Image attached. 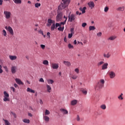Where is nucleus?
Here are the masks:
<instances>
[{
    "label": "nucleus",
    "mask_w": 125,
    "mask_h": 125,
    "mask_svg": "<svg viewBox=\"0 0 125 125\" xmlns=\"http://www.w3.org/2000/svg\"><path fill=\"white\" fill-rule=\"evenodd\" d=\"M104 83H105V81L104 79H101L97 84L96 86L95 87V88L96 90H98L101 89L104 86Z\"/></svg>",
    "instance_id": "1"
},
{
    "label": "nucleus",
    "mask_w": 125,
    "mask_h": 125,
    "mask_svg": "<svg viewBox=\"0 0 125 125\" xmlns=\"http://www.w3.org/2000/svg\"><path fill=\"white\" fill-rule=\"evenodd\" d=\"M51 24H53L51 26ZM47 26H48L49 27L51 26V31H54V29H55V21L51 20V19H48V23L47 24Z\"/></svg>",
    "instance_id": "2"
},
{
    "label": "nucleus",
    "mask_w": 125,
    "mask_h": 125,
    "mask_svg": "<svg viewBox=\"0 0 125 125\" xmlns=\"http://www.w3.org/2000/svg\"><path fill=\"white\" fill-rule=\"evenodd\" d=\"M68 4H69L67 0H62L61 5L59 6V9H65V8H67V6H68Z\"/></svg>",
    "instance_id": "3"
},
{
    "label": "nucleus",
    "mask_w": 125,
    "mask_h": 125,
    "mask_svg": "<svg viewBox=\"0 0 125 125\" xmlns=\"http://www.w3.org/2000/svg\"><path fill=\"white\" fill-rule=\"evenodd\" d=\"M3 94L4 98L3 99V101L4 102H7V101H10L9 94H8L7 92L4 91L3 92Z\"/></svg>",
    "instance_id": "4"
},
{
    "label": "nucleus",
    "mask_w": 125,
    "mask_h": 125,
    "mask_svg": "<svg viewBox=\"0 0 125 125\" xmlns=\"http://www.w3.org/2000/svg\"><path fill=\"white\" fill-rule=\"evenodd\" d=\"M3 13L4 15H5V18H6L7 20L10 19V18L11 17V12L10 11H4Z\"/></svg>",
    "instance_id": "5"
},
{
    "label": "nucleus",
    "mask_w": 125,
    "mask_h": 125,
    "mask_svg": "<svg viewBox=\"0 0 125 125\" xmlns=\"http://www.w3.org/2000/svg\"><path fill=\"white\" fill-rule=\"evenodd\" d=\"M5 29L9 32V34L11 35V36H14V31H13V29L11 26H5Z\"/></svg>",
    "instance_id": "6"
},
{
    "label": "nucleus",
    "mask_w": 125,
    "mask_h": 125,
    "mask_svg": "<svg viewBox=\"0 0 125 125\" xmlns=\"http://www.w3.org/2000/svg\"><path fill=\"white\" fill-rule=\"evenodd\" d=\"M17 65H12L11 67V71L12 74H16V72H17Z\"/></svg>",
    "instance_id": "7"
},
{
    "label": "nucleus",
    "mask_w": 125,
    "mask_h": 125,
    "mask_svg": "<svg viewBox=\"0 0 125 125\" xmlns=\"http://www.w3.org/2000/svg\"><path fill=\"white\" fill-rule=\"evenodd\" d=\"M75 19H76V16H75V15L71 14V15H69L68 21H69V22H73V21H74Z\"/></svg>",
    "instance_id": "8"
},
{
    "label": "nucleus",
    "mask_w": 125,
    "mask_h": 125,
    "mask_svg": "<svg viewBox=\"0 0 125 125\" xmlns=\"http://www.w3.org/2000/svg\"><path fill=\"white\" fill-rule=\"evenodd\" d=\"M62 14H63L61 12L58 13V15L56 17L57 21H60L61 19H62Z\"/></svg>",
    "instance_id": "9"
},
{
    "label": "nucleus",
    "mask_w": 125,
    "mask_h": 125,
    "mask_svg": "<svg viewBox=\"0 0 125 125\" xmlns=\"http://www.w3.org/2000/svg\"><path fill=\"white\" fill-rule=\"evenodd\" d=\"M52 69H57L59 68V65L58 63H51L50 65Z\"/></svg>",
    "instance_id": "10"
},
{
    "label": "nucleus",
    "mask_w": 125,
    "mask_h": 125,
    "mask_svg": "<svg viewBox=\"0 0 125 125\" xmlns=\"http://www.w3.org/2000/svg\"><path fill=\"white\" fill-rule=\"evenodd\" d=\"M108 75H109V77L110 79H114L116 77V73L113 71H110L108 73Z\"/></svg>",
    "instance_id": "11"
},
{
    "label": "nucleus",
    "mask_w": 125,
    "mask_h": 125,
    "mask_svg": "<svg viewBox=\"0 0 125 125\" xmlns=\"http://www.w3.org/2000/svg\"><path fill=\"white\" fill-rule=\"evenodd\" d=\"M108 65L109 64L107 62L104 63L102 66V70H106V69H108Z\"/></svg>",
    "instance_id": "12"
},
{
    "label": "nucleus",
    "mask_w": 125,
    "mask_h": 125,
    "mask_svg": "<svg viewBox=\"0 0 125 125\" xmlns=\"http://www.w3.org/2000/svg\"><path fill=\"white\" fill-rule=\"evenodd\" d=\"M88 6L90 7L91 9H92L95 6L94 2L93 1H90L87 3Z\"/></svg>",
    "instance_id": "13"
},
{
    "label": "nucleus",
    "mask_w": 125,
    "mask_h": 125,
    "mask_svg": "<svg viewBox=\"0 0 125 125\" xmlns=\"http://www.w3.org/2000/svg\"><path fill=\"white\" fill-rule=\"evenodd\" d=\"M60 111L62 113L63 115H68V112L67 109H65L64 108H61Z\"/></svg>",
    "instance_id": "14"
},
{
    "label": "nucleus",
    "mask_w": 125,
    "mask_h": 125,
    "mask_svg": "<svg viewBox=\"0 0 125 125\" xmlns=\"http://www.w3.org/2000/svg\"><path fill=\"white\" fill-rule=\"evenodd\" d=\"M15 81H16V83H17L18 84H21L22 85L24 84V83H23V82H22V81H21V80L18 78H16L15 79Z\"/></svg>",
    "instance_id": "15"
},
{
    "label": "nucleus",
    "mask_w": 125,
    "mask_h": 125,
    "mask_svg": "<svg viewBox=\"0 0 125 125\" xmlns=\"http://www.w3.org/2000/svg\"><path fill=\"white\" fill-rule=\"evenodd\" d=\"M46 86L47 92H48L49 93H50V92H51V90H52L51 86H50V85H49L48 84L46 85Z\"/></svg>",
    "instance_id": "16"
},
{
    "label": "nucleus",
    "mask_w": 125,
    "mask_h": 125,
    "mask_svg": "<svg viewBox=\"0 0 125 125\" xmlns=\"http://www.w3.org/2000/svg\"><path fill=\"white\" fill-rule=\"evenodd\" d=\"M43 119L44 121H45L46 123H48V122H49L50 118L47 116L43 115Z\"/></svg>",
    "instance_id": "17"
},
{
    "label": "nucleus",
    "mask_w": 125,
    "mask_h": 125,
    "mask_svg": "<svg viewBox=\"0 0 125 125\" xmlns=\"http://www.w3.org/2000/svg\"><path fill=\"white\" fill-rule=\"evenodd\" d=\"M63 63L64 65H65V66H67V67H70V66H71V62H70L69 61H63Z\"/></svg>",
    "instance_id": "18"
},
{
    "label": "nucleus",
    "mask_w": 125,
    "mask_h": 125,
    "mask_svg": "<svg viewBox=\"0 0 125 125\" xmlns=\"http://www.w3.org/2000/svg\"><path fill=\"white\" fill-rule=\"evenodd\" d=\"M9 59L10 60H16L17 59V56H12V55H10L9 56Z\"/></svg>",
    "instance_id": "19"
},
{
    "label": "nucleus",
    "mask_w": 125,
    "mask_h": 125,
    "mask_svg": "<svg viewBox=\"0 0 125 125\" xmlns=\"http://www.w3.org/2000/svg\"><path fill=\"white\" fill-rule=\"evenodd\" d=\"M78 104V100H74L71 102V104L72 106H75V105H77Z\"/></svg>",
    "instance_id": "20"
},
{
    "label": "nucleus",
    "mask_w": 125,
    "mask_h": 125,
    "mask_svg": "<svg viewBox=\"0 0 125 125\" xmlns=\"http://www.w3.org/2000/svg\"><path fill=\"white\" fill-rule=\"evenodd\" d=\"M49 115H50V111L47 109H45L43 116H48Z\"/></svg>",
    "instance_id": "21"
},
{
    "label": "nucleus",
    "mask_w": 125,
    "mask_h": 125,
    "mask_svg": "<svg viewBox=\"0 0 125 125\" xmlns=\"http://www.w3.org/2000/svg\"><path fill=\"white\" fill-rule=\"evenodd\" d=\"M79 9L81 11H82V13L83 14L84 13H85V10H86V7H84L83 8L80 7Z\"/></svg>",
    "instance_id": "22"
},
{
    "label": "nucleus",
    "mask_w": 125,
    "mask_h": 125,
    "mask_svg": "<svg viewBox=\"0 0 125 125\" xmlns=\"http://www.w3.org/2000/svg\"><path fill=\"white\" fill-rule=\"evenodd\" d=\"M110 56H111V55H110L109 53H107V54L106 53L104 54V58H110Z\"/></svg>",
    "instance_id": "23"
},
{
    "label": "nucleus",
    "mask_w": 125,
    "mask_h": 125,
    "mask_svg": "<svg viewBox=\"0 0 125 125\" xmlns=\"http://www.w3.org/2000/svg\"><path fill=\"white\" fill-rule=\"evenodd\" d=\"M118 11H124L125 10V6L119 7L117 9Z\"/></svg>",
    "instance_id": "24"
},
{
    "label": "nucleus",
    "mask_w": 125,
    "mask_h": 125,
    "mask_svg": "<svg viewBox=\"0 0 125 125\" xmlns=\"http://www.w3.org/2000/svg\"><path fill=\"white\" fill-rule=\"evenodd\" d=\"M27 91L28 92H30L31 93H35V90H34L30 88H27Z\"/></svg>",
    "instance_id": "25"
},
{
    "label": "nucleus",
    "mask_w": 125,
    "mask_h": 125,
    "mask_svg": "<svg viewBox=\"0 0 125 125\" xmlns=\"http://www.w3.org/2000/svg\"><path fill=\"white\" fill-rule=\"evenodd\" d=\"M15 3H16L17 4L22 3V1L21 0H13Z\"/></svg>",
    "instance_id": "26"
},
{
    "label": "nucleus",
    "mask_w": 125,
    "mask_h": 125,
    "mask_svg": "<svg viewBox=\"0 0 125 125\" xmlns=\"http://www.w3.org/2000/svg\"><path fill=\"white\" fill-rule=\"evenodd\" d=\"M95 29V26H90L89 27V31H94Z\"/></svg>",
    "instance_id": "27"
},
{
    "label": "nucleus",
    "mask_w": 125,
    "mask_h": 125,
    "mask_svg": "<svg viewBox=\"0 0 125 125\" xmlns=\"http://www.w3.org/2000/svg\"><path fill=\"white\" fill-rule=\"evenodd\" d=\"M2 35H3L4 37H6V36H7V33L6 32V31H5V30L3 29L2 30Z\"/></svg>",
    "instance_id": "28"
},
{
    "label": "nucleus",
    "mask_w": 125,
    "mask_h": 125,
    "mask_svg": "<svg viewBox=\"0 0 125 125\" xmlns=\"http://www.w3.org/2000/svg\"><path fill=\"white\" fill-rule=\"evenodd\" d=\"M47 83L49 84H52L54 83V81L51 79H49L47 80Z\"/></svg>",
    "instance_id": "29"
},
{
    "label": "nucleus",
    "mask_w": 125,
    "mask_h": 125,
    "mask_svg": "<svg viewBox=\"0 0 125 125\" xmlns=\"http://www.w3.org/2000/svg\"><path fill=\"white\" fill-rule=\"evenodd\" d=\"M116 39H117V37H116V36H111V37H110L108 38V40H109L110 41H114V40H116Z\"/></svg>",
    "instance_id": "30"
},
{
    "label": "nucleus",
    "mask_w": 125,
    "mask_h": 125,
    "mask_svg": "<svg viewBox=\"0 0 125 125\" xmlns=\"http://www.w3.org/2000/svg\"><path fill=\"white\" fill-rule=\"evenodd\" d=\"M43 64L44 65H46V66H48V64H49L48 61L47 60L43 61Z\"/></svg>",
    "instance_id": "31"
},
{
    "label": "nucleus",
    "mask_w": 125,
    "mask_h": 125,
    "mask_svg": "<svg viewBox=\"0 0 125 125\" xmlns=\"http://www.w3.org/2000/svg\"><path fill=\"white\" fill-rule=\"evenodd\" d=\"M81 91H82L83 93V94H87V91H86V89H82Z\"/></svg>",
    "instance_id": "32"
},
{
    "label": "nucleus",
    "mask_w": 125,
    "mask_h": 125,
    "mask_svg": "<svg viewBox=\"0 0 125 125\" xmlns=\"http://www.w3.org/2000/svg\"><path fill=\"white\" fill-rule=\"evenodd\" d=\"M3 121L5 123V125H10V123H9V121H8V120L3 119Z\"/></svg>",
    "instance_id": "33"
},
{
    "label": "nucleus",
    "mask_w": 125,
    "mask_h": 125,
    "mask_svg": "<svg viewBox=\"0 0 125 125\" xmlns=\"http://www.w3.org/2000/svg\"><path fill=\"white\" fill-rule=\"evenodd\" d=\"M41 3H36L35 4V7L36 8H39V7H40V6H41Z\"/></svg>",
    "instance_id": "34"
},
{
    "label": "nucleus",
    "mask_w": 125,
    "mask_h": 125,
    "mask_svg": "<svg viewBox=\"0 0 125 125\" xmlns=\"http://www.w3.org/2000/svg\"><path fill=\"white\" fill-rule=\"evenodd\" d=\"M23 122L25 124H30V120L29 119H23Z\"/></svg>",
    "instance_id": "35"
},
{
    "label": "nucleus",
    "mask_w": 125,
    "mask_h": 125,
    "mask_svg": "<svg viewBox=\"0 0 125 125\" xmlns=\"http://www.w3.org/2000/svg\"><path fill=\"white\" fill-rule=\"evenodd\" d=\"M123 95H124V94L121 93V94L118 96V99H119V100H123V99H124V98H123Z\"/></svg>",
    "instance_id": "36"
},
{
    "label": "nucleus",
    "mask_w": 125,
    "mask_h": 125,
    "mask_svg": "<svg viewBox=\"0 0 125 125\" xmlns=\"http://www.w3.org/2000/svg\"><path fill=\"white\" fill-rule=\"evenodd\" d=\"M101 109H102L103 110H105L106 107V105L105 104H102L101 105Z\"/></svg>",
    "instance_id": "37"
},
{
    "label": "nucleus",
    "mask_w": 125,
    "mask_h": 125,
    "mask_svg": "<svg viewBox=\"0 0 125 125\" xmlns=\"http://www.w3.org/2000/svg\"><path fill=\"white\" fill-rule=\"evenodd\" d=\"M103 64H104V62H103V61H101V62H99L98 63L97 65H98V66H101V65H103Z\"/></svg>",
    "instance_id": "38"
},
{
    "label": "nucleus",
    "mask_w": 125,
    "mask_h": 125,
    "mask_svg": "<svg viewBox=\"0 0 125 125\" xmlns=\"http://www.w3.org/2000/svg\"><path fill=\"white\" fill-rule=\"evenodd\" d=\"M58 30L59 31H61L62 32H63V31H64V26H63L62 27H60L58 28Z\"/></svg>",
    "instance_id": "39"
},
{
    "label": "nucleus",
    "mask_w": 125,
    "mask_h": 125,
    "mask_svg": "<svg viewBox=\"0 0 125 125\" xmlns=\"http://www.w3.org/2000/svg\"><path fill=\"white\" fill-rule=\"evenodd\" d=\"M66 22H67V19H66L63 22H61L60 24H61V25H65V24H66Z\"/></svg>",
    "instance_id": "40"
},
{
    "label": "nucleus",
    "mask_w": 125,
    "mask_h": 125,
    "mask_svg": "<svg viewBox=\"0 0 125 125\" xmlns=\"http://www.w3.org/2000/svg\"><path fill=\"white\" fill-rule=\"evenodd\" d=\"M68 48H74V46H73L71 43H69L68 44Z\"/></svg>",
    "instance_id": "41"
},
{
    "label": "nucleus",
    "mask_w": 125,
    "mask_h": 125,
    "mask_svg": "<svg viewBox=\"0 0 125 125\" xmlns=\"http://www.w3.org/2000/svg\"><path fill=\"white\" fill-rule=\"evenodd\" d=\"M3 68L4 69L5 72H8V68L7 67V66H4Z\"/></svg>",
    "instance_id": "42"
},
{
    "label": "nucleus",
    "mask_w": 125,
    "mask_h": 125,
    "mask_svg": "<svg viewBox=\"0 0 125 125\" xmlns=\"http://www.w3.org/2000/svg\"><path fill=\"white\" fill-rule=\"evenodd\" d=\"M109 10V7H105L104 9V12H108V11Z\"/></svg>",
    "instance_id": "43"
},
{
    "label": "nucleus",
    "mask_w": 125,
    "mask_h": 125,
    "mask_svg": "<svg viewBox=\"0 0 125 125\" xmlns=\"http://www.w3.org/2000/svg\"><path fill=\"white\" fill-rule=\"evenodd\" d=\"M71 78L73 80H77V79H78V76L77 75H73Z\"/></svg>",
    "instance_id": "44"
},
{
    "label": "nucleus",
    "mask_w": 125,
    "mask_h": 125,
    "mask_svg": "<svg viewBox=\"0 0 125 125\" xmlns=\"http://www.w3.org/2000/svg\"><path fill=\"white\" fill-rule=\"evenodd\" d=\"M11 114L12 115H13V116H14L15 119H16V118H17V116L16 115V114H15V113L11 112Z\"/></svg>",
    "instance_id": "45"
},
{
    "label": "nucleus",
    "mask_w": 125,
    "mask_h": 125,
    "mask_svg": "<svg viewBox=\"0 0 125 125\" xmlns=\"http://www.w3.org/2000/svg\"><path fill=\"white\" fill-rule=\"evenodd\" d=\"M2 72H3V70H2V66L1 65H0V74H2Z\"/></svg>",
    "instance_id": "46"
},
{
    "label": "nucleus",
    "mask_w": 125,
    "mask_h": 125,
    "mask_svg": "<svg viewBox=\"0 0 125 125\" xmlns=\"http://www.w3.org/2000/svg\"><path fill=\"white\" fill-rule=\"evenodd\" d=\"M86 25H87V24L86 22H83V23H82V26L83 28H84L85 27V26H86Z\"/></svg>",
    "instance_id": "47"
},
{
    "label": "nucleus",
    "mask_w": 125,
    "mask_h": 125,
    "mask_svg": "<svg viewBox=\"0 0 125 125\" xmlns=\"http://www.w3.org/2000/svg\"><path fill=\"white\" fill-rule=\"evenodd\" d=\"M40 46H41V48H42V49H44V48H45V45L41 44V45H40Z\"/></svg>",
    "instance_id": "48"
},
{
    "label": "nucleus",
    "mask_w": 125,
    "mask_h": 125,
    "mask_svg": "<svg viewBox=\"0 0 125 125\" xmlns=\"http://www.w3.org/2000/svg\"><path fill=\"white\" fill-rule=\"evenodd\" d=\"M97 36L98 37H101V36H102V32H99L97 33Z\"/></svg>",
    "instance_id": "49"
},
{
    "label": "nucleus",
    "mask_w": 125,
    "mask_h": 125,
    "mask_svg": "<svg viewBox=\"0 0 125 125\" xmlns=\"http://www.w3.org/2000/svg\"><path fill=\"white\" fill-rule=\"evenodd\" d=\"M74 34L73 33H70L68 34V39H71V38H72L73 37V35Z\"/></svg>",
    "instance_id": "50"
},
{
    "label": "nucleus",
    "mask_w": 125,
    "mask_h": 125,
    "mask_svg": "<svg viewBox=\"0 0 125 125\" xmlns=\"http://www.w3.org/2000/svg\"><path fill=\"white\" fill-rule=\"evenodd\" d=\"M11 90H12L13 92H15V88L14 87H10Z\"/></svg>",
    "instance_id": "51"
},
{
    "label": "nucleus",
    "mask_w": 125,
    "mask_h": 125,
    "mask_svg": "<svg viewBox=\"0 0 125 125\" xmlns=\"http://www.w3.org/2000/svg\"><path fill=\"white\" fill-rule=\"evenodd\" d=\"M75 72H76V73H77V74H79L80 70L78 69V68H76L74 70Z\"/></svg>",
    "instance_id": "52"
},
{
    "label": "nucleus",
    "mask_w": 125,
    "mask_h": 125,
    "mask_svg": "<svg viewBox=\"0 0 125 125\" xmlns=\"http://www.w3.org/2000/svg\"><path fill=\"white\" fill-rule=\"evenodd\" d=\"M39 82H40V83H44V80L42 78H40Z\"/></svg>",
    "instance_id": "53"
},
{
    "label": "nucleus",
    "mask_w": 125,
    "mask_h": 125,
    "mask_svg": "<svg viewBox=\"0 0 125 125\" xmlns=\"http://www.w3.org/2000/svg\"><path fill=\"white\" fill-rule=\"evenodd\" d=\"M38 32H39V33H40V34H41V35L43 36V32H42V30H38Z\"/></svg>",
    "instance_id": "54"
},
{
    "label": "nucleus",
    "mask_w": 125,
    "mask_h": 125,
    "mask_svg": "<svg viewBox=\"0 0 125 125\" xmlns=\"http://www.w3.org/2000/svg\"><path fill=\"white\" fill-rule=\"evenodd\" d=\"M55 25H56V28H57L58 27H60V26H61L60 23H56Z\"/></svg>",
    "instance_id": "55"
},
{
    "label": "nucleus",
    "mask_w": 125,
    "mask_h": 125,
    "mask_svg": "<svg viewBox=\"0 0 125 125\" xmlns=\"http://www.w3.org/2000/svg\"><path fill=\"white\" fill-rule=\"evenodd\" d=\"M47 36L49 39H50V33L49 32L47 33Z\"/></svg>",
    "instance_id": "56"
},
{
    "label": "nucleus",
    "mask_w": 125,
    "mask_h": 125,
    "mask_svg": "<svg viewBox=\"0 0 125 125\" xmlns=\"http://www.w3.org/2000/svg\"><path fill=\"white\" fill-rule=\"evenodd\" d=\"M80 120H81V119L80 118V116L79 115H77V121L78 122H79Z\"/></svg>",
    "instance_id": "57"
},
{
    "label": "nucleus",
    "mask_w": 125,
    "mask_h": 125,
    "mask_svg": "<svg viewBox=\"0 0 125 125\" xmlns=\"http://www.w3.org/2000/svg\"><path fill=\"white\" fill-rule=\"evenodd\" d=\"M70 32L71 34H74V28H71Z\"/></svg>",
    "instance_id": "58"
},
{
    "label": "nucleus",
    "mask_w": 125,
    "mask_h": 125,
    "mask_svg": "<svg viewBox=\"0 0 125 125\" xmlns=\"http://www.w3.org/2000/svg\"><path fill=\"white\" fill-rule=\"evenodd\" d=\"M29 110H31V111H35V108L32 107H29Z\"/></svg>",
    "instance_id": "59"
},
{
    "label": "nucleus",
    "mask_w": 125,
    "mask_h": 125,
    "mask_svg": "<svg viewBox=\"0 0 125 125\" xmlns=\"http://www.w3.org/2000/svg\"><path fill=\"white\" fill-rule=\"evenodd\" d=\"M40 103L41 105H42V104H43V102H42V99L40 100Z\"/></svg>",
    "instance_id": "60"
},
{
    "label": "nucleus",
    "mask_w": 125,
    "mask_h": 125,
    "mask_svg": "<svg viewBox=\"0 0 125 125\" xmlns=\"http://www.w3.org/2000/svg\"><path fill=\"white\" fill-rule=\"evenodd\" d=\"M28 115L29 117H33V114H32V113H28Z\"/></svg>",
    "instance_id": "61"
},
{
    "label": "nucleus",
    "mask_w": 125,
    "mask_h": 125,
    "mask_svg": "<svg viewBox=\"0 0 125 125\" xmlns=\"http://www.w3.org/2000/svg\"><path fill=\"white\" fill-rule=\"evenodd\" d=\"M14 86L15 87L17 88V87H18V85H17V84H16V83H14Z\"/></svg>",
    "instance_id": "62"
},
{
    "label": "nucleus",
    "mask_w": 125,
    "mask_h": 125,
    "mask_svg": "<svg viewBox=\"0 0 125 125\" xmlns=\"http://www.w3.org/2000/svg\"><path fill=\"white\" fill-rule=\"evenodd\" d=\"M76 14H77V15H81V14H82V13H80V12L79 11H77Z\"/></svg>",
    "instance_id": "63"
},
{
    "label": "nucleus",
    "mask_w": 125,
    "mask_h": 125,
    "mask_svg": "<svg viewBox=\"0 0 125 125\" xmlns=\"http://www.w3.org/2000/svg\"><path fill=\"white\" fill-rule=\"evenodd\" d=\"M2 0H0V5H2Z\"/></svg>",
    "instance_id": "64"
}]
</instances>
